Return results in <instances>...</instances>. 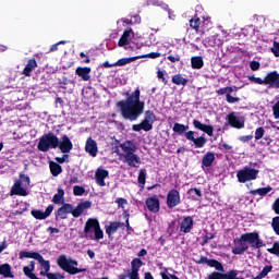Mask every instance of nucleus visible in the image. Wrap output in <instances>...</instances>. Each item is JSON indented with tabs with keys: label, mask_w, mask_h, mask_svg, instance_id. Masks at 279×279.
<instances>
[{
	"label": "nucleus",
	"mask_w": 279,
	"mask_h": 279,
	"mask_svg": "<svg viewBox=\"0 0 279 279\" xmlns=\"http://www.w3.org/2000/svg\"><path fill=\"white\" fill-rule=\"evenodd\" d=\"M121 116L126 121H136L145 111V101L141 100V89L136 88L125 100L117 102Z\"/></svg>",
	"instance_id": "1"
},
{
	"label": "nucleus",
	"mask_w": 279,
	"mask_h": 279,
	"mask_svg": "<svg viewBox=\"0 0 279 279\" xmlns=\"http://www.w3.org/2000/svg\"><path fill=\"white\" fill-rule=\"evenodd\" d=\"M116 146L113 147V153L119 154V147L124 154L121 155L122 161L128 163L129 167L133 169H138L141 167V158L136 155V144L130 140L121 144L119 140L114 141Z\"/></svg>",
	"instance_id": "2"
},
{
	"label": "nucleus",
	"mask_w": 279,
	"mask_h": 279,
	"mask_svg": "<svg viewBox=\"0 0 279 279\" xmlns=\"http://www.w3.org/2000/svg\"><path fill=\"white\" fill-rule=\"evenodd\" d=\"M233 243L238 244V246H234L232 248V254H234L235 256H241V254H245V252L250 250V245L254 250H260V247H265V244L263 243L258 232L244 233L240 236V239L233 240ZM247 243H250V245Z\"/></svg>",
	"instance_id": "3"
},
{
	"label": "nucleus",
	"mask_w": 279,
	"mask_h": 279,
	"mask_svg": "<svg viewBox=\"0 0 279 279\" xmlns=\"http://www.w3.org/2000/svg\"><path fill=\"white\" fill-rule=\"evenodd\" d=\"M93 206L90 201L81 202L75 208L73 204L63 203L61 207L54 213L56 221H60V219H66L68 215H72L75 219L84 214V210H88Z\"/></svg>",
	"instance_id": "4"
},
{
	"label": "nucleus",
	"mask_w": 279,
	"mask_h": 279,
	"mask_svg": "<svg viewBox=\"0 0 279 279\" xmlns=\"http://www.w3.org/2000/svg\"><path fill=\"white\" fill-rule=\"evenodd\" d=\"M172 130L179 136L185 134V138L191 141L196 149H202L208 143V140L204 136L195 137V131H189V125L175 122Z\"/></svg>",
	"instance_id": "5"
},
{
	"label": "nucleus",
	"mask_w": 279,
	"mask_h": 279,
	"mask_svg": "<svg viewBox=\"0 0 279 279\" xmlns=\"http://www.w3.org/2000/svg\"><path fill=\"white\" fill-rule=\"evenodd\" d=\"M84 234L86 239H94V241H101L104 239V230L96 218H88L85 222Z\"/></svg>",
	"instance_id": "6"
},
{
	"label": "nucleus",
	"mask_w": 279,
	"mask_h": 279,
	"mask_svg": "<svg viewBox=\"0 0 279 279\" xmlns=\"http://www.w3.org/2000/svg\"><path fill=\"white\" fill-rule=\"evenodd\" d=\"M57 265L62 271L70 274V276H76V274H84V271H86V268H77V260L66 258V255L59 256Z\"/></svg>",
	"instance_id": "7"
},
{
	"label": "nucleus",
	"mask_w": 279,
	"mask_h": 279,
	"mask_svg": "<svg viewBox=\"0 0 279 279\" xmlns=\"http://www.w3.org/2000/svg\"><path fill=\"white\" fill-rule=\"evenodd\" d=\"M59 141L60 138H58V135H54L53 132L45 133L39 138L37 149L44 153L49 151V149H58Z\"/></svg>",
	"instance_id": "8"
},
{
	"label": "nucleus",
	"mask_w": 279,
	"mask_h": 279,
	"mask_svg": "<svg viewBox=\"0 0 279 279\" xmlns=\"http://www.w3.org/2000/svg\"><path fill=\"white\" fill-rule=\"evenodd\" d=\"M156 121H158L156 113L151 110H146L144 113V120L140 124H133L132 130L133 132H141L142 130H144V132H151Z\"/></svg>",
	"instance_id": "9"
},
{
	"label": "nucleus",
	"mask_w": 279,
	"mask_h": 279,
	"mask_svg": "<svg viewBox=\"0 0 279 279\" xmlns=\"http://www.w3.org/2000/svg\"><path fill=\"white\" fill-rule=\"evenodd\" d=\"M258 173L259 171L254 168L244 167L236 173L238 182H240V184H245V182L256 180V178H258Z\"/></svg>",
	"instance_id": "10"
},
{
	"label": "nucleus",
	"mask_w": 279,
	"mask_h": 279,
	"mask_svg": "<svg viewBox=\"0 0 279 279\" xmlns=\"http://www.w3.org/2000/svg\"><path fill=\"white\" fill-rule=\"evenodd\" d=\"M236 90H239V87L236 86H227L217 89L216 94L218 96L226 95V101L228 104H239V101H241V98L232 96V93H236Z\"/></svg>",
	"instance_id": "11"
},
{
	"label": "nucleus",
	"mask_w": 279,
	"mask_h": 279,
	"mask_svg": "<svg viewBox=\"0 0 279 279\" xmlns=\"http://www.w3.org/2000/svg\"><path fill=\"white\" fill-rule=\"evenodd\" d=\"M227 121L229 125L235 130H243V128H245V118L236 117V112L234 111L227 114Z\"/></svg>",
	"instance_id": "12"
},
{
	"label": "nucleus",
	"mask_w": 279,
	"mask_h": 279,
	"mask_svg": "<svg viewBox=\"0 0 279 279\" xmlns=\"http://www.w3.org/2000/svg\"><path fill=\"white\" fill-rule=\"evenodd\" d=\"M180 191L172 189L167 194V206L168 208H175V206H180Z\"/></svg>",
	"instance_id": "13"
},
{
	"label": "nucleus",
	"mask_w": 279,
	"mask_h": 279,
	"mask_svg": "<svg viewBox=\"0 0 279 279\" xmlns=\"http://www.w3.org/2000/svg\"><path fill=\"white\" fill-rule=\"evenodd\" d=\"M58 149H60L61 154H71L73 150V142L69 138V135H62L61 141L58 142Z\"/></svg>",
	"instance_id": "14"
},
{
	"label": "nucleus",
	"mask_w": 279,
	"mask_h": 279,
	"mask_svg": "<svg viewBox=\"0 0 279 279\" xmlns=\"http://www.w3.org/2000/svg\"><path fill=\"white\" fill-rule=\"evenodd\" d=\"M197 265H208V267H215L216 271H226L223 264L217 259H208L206 256H202L197 262Z\"/></svg>",
	"instance_id": "15"
},
{
	"label": "nucleus",
	"mask_w": 279,
	"mask_h": 279,
	"mask_svg": "<svg viewBox=\"0 0 279 279\" xmlns=\"http://www.w3.org/2000/svg\"><path fill=\"white\" fill-rule=\"evenodd\" d=\"M52 213H53V205H49L45 211L40 209H33L31 211V215L32 217H34V219H38L39 221H43L47 219V217H51Z\"/></svg>",
	"instance_id": "16"
},
{
	"label": "nucleus",
	"mask_w": 279,
	"mask_h": 279,
	"mask_svg": "<svg viewBox=\"0 0 279 279\" xmlns=\"http://www.w3.org/2000/svg\"><path fill=\"white\" fill-rule=\"evenodd\" d=\"M146 207L149 210V213H160V199L157 195L150 196L146 198Z\"/></svg>",
	"instance_id": "17"
},
{
	"label": "nucleus",
	"mask_w": 279,
	"mask_h": 279,
	"mask_svg": "<svg viewBox=\"0 0 279 279\" xmlns=\"http://www.w3.org/2000/svg\"><path fill=\"white\" fill-rule=\"evenodd\" d=\"M192 123L195 130L204 132L205 134H207V136H213V134H215V126L210 124H204L197 119H194Z\"/></svg>",
	"instance_id": "18"
},
{
	"label": "nucleus",
	"mask_w": 279,
	"mask_h": 279,
	"mask_svg": "<svg viewBox=\"0 0 279 279\" xmlns=\"http://www.w3.org/2000/svg\"><path fill=\"white\" fill-rule=\"evenodd\" d=\"M266 86H269V88H279V73H278V71L269 72L266 75Z\"/></svg>",
	"instance_id": "19"
},
{
	"label": "nucleus",
	"mask_w": 279,
	"mask_h": 279,
	"mask_svg": "<svg viewBox=\"0 0 279 279\" xmlns=\"http://www.w3.org/2000/svg\"><path fill=\"white\" fill-rule=\"evenodd\" d=\"M10 195H19L20 197H27V190L23 187L21 180H16L11 187Z\"/></svg>",
	"instance_id": "20"
},
{
	"label": "nucleus",
	"mask_w": 279,
	"mask_h": 279,
	"mask_svg": "<svg viewBox=\"0 0 279 279\" xmlns=\"http://www.w3.org/2000/svg\"><path fill=\"white\" fill-rule=\"evenodd\" d=\"M110 175V172L106 169L98 168L95 173L96 184L98 186H106V178Z\"/></svg>",
	"instance_id": "21"
},
{
	"label": "nucleus",
	"mask_w": 279,
	"mask_h": 279,
	"mask_svg": "<svg viewBox=\"0 0 279 279\" xmlns=\"http://www.w3.org/2000/svg\"><path fill=\"white\" fill-rule=\"evenodd\" d=\"M85 151L86 154H89V156H92L93 158L97 156L99 149L97 148V142L93 140V137H88L86 140Z\"/></svg>",
	"instance_id": "22"
},
{
	"label": "nucleus",
	"mask_w": 279,
	"mask_h": 279,
	"mask_svg": "<svg viewBox=\"0 0 279 279\" xmlns=\"http://www.w3.org/2000/svg\"><path fill=\"white\" fill-rule=\"evenodd\" d=\"M193 226H195V222L193 221V217L191 216L184 217L180 225V232H183L184 234H189V232L193 230Z\"/></svg>",
	"instance_id": "23"
},
{
	"label": "nucleus",
	"mask_w": 279,
	"mask_h": 279,
	"mask_svg": "<svg viewBox=\"0 0 279 279\" xmlns=\"http://www.w3.org/2000/svg\"><path fill=\"white\" fill-rule=\"evenodd\" d=\"M124 223L120 221H112L109 225L105 226L106 234L108 239H112V234H117L119 228H123Z\"/></svg>",
	"instance_id": "24"
},
{
	"label": "nucleus",
	"mask_w": 279,
	"mask_h": 279,
	"mask_svg": "<svg viewBox=\"0 0 279 279\" xmlns=\"http://www.w3.org/2000/svg\"><path fill=\"white\" fill-rule=\"evenodd\" d=\"M38 68V62L35 58L29 59L22 72V75H25V77H32V73L35 69Z\"/></svg>",
	"instance_id": "25"
},
{
	"label": "nucleus",
	"mask_w": 279,
	"mask_h": 279,
	"mask_svg": "<svg viewBox=\"0 0 279 279\" xmlns=\"http://www.w3.org/2000/svg\"><path fill=\"white\" fill-rule=\"evenodd\" d=\"M92 69L88 66H78L75 70V74L83 80V82H88L90 80Z\"/></svg>",
	"instance_id": "26"
},
{
	"label": "nucleus",
	"mask_w": 279,
	"mask_h": 279,
	"mask_svg": "<svg viewBox=\"0 0 279 279\" xmlns=\"http://www.w3.org/2000/svg\"><path fill=\"white\" fill-rule=\"evenodd\" d=\"M205 47H219L221 45V39H219V35H209L204 39Z\"/></svg>",
	"instance_id": "27"
},
{
	"label": "nucleus",
	"mask_w": 279,
	"mask_h": 279,
	"mask_svg": "<svg viewBox=\"0 0 279 279\" xmlns=\"http://www.w3.org/2000/svg\"><path fill=\"white\" fill-rule=\"evenodd\" d=\"M143 265H145V263H143V260L141 258L132 259V262H131V272L129 274V276H138V271L141 270Z\"/></svg>",
	"instance_id": "28"
},
{
	"label": "nucleus",
	"mask_w": 279,
	"mask_h": 279,
	"mask_svg": "<svg viewBox=\"0 0 279 279\" xmlns=\"http://www.w3.org/2000/svg\"><path fill=\"white\" fill-rule=\"evenodd\" d=\"M213 162H215V153H206L202 159V167H213Z\"/></svg>",
	"instance_id": "29"
},
{
	"label": "nucleus",
	"mask_w": 279,
	"mask_h": 279,
	"mask_svg": "<svg viewBox=\"0 0 279 279\" xmlns=\"http://www.w3.org/2000/svg\"><path fill=\"white\" fill-rule=\"evenodd\" d=\"M0 276H3V278H14L12 266H10V264L0 265Z\"/></svg>",
	"instance_id": "30"
},
{
	"label": "nucleus",
	"mask_w": 279,
	"mask_h": 279,
	"mask_svg": "<svg viewBox=\"0 0 279 279\" xmlns=\"http://www.w3.org/2000/svg\"><path fill=\"white\" fill-rule=\"evenodd\" d=\"M131 33H132V28L123 32L122 36L120 37V39L118 41V47H126V45H130V34Z\"/></svg>",
	"instance_id": "31"
},
{
	"label": "nucleus",
	"mask_w": 279,
	"mask_h": 279,
	"mask_svg": "<svg viewBox=\"0 0 279 279\" xmlns=\"http://www.w3.org/2000/svg\"><path fill=\"white\" fill-rule=\"evenodd\" d=\"M49 168H50V173L53 175V178H58L60 173H62V166L56 161H50L49 162Z\"/></svg>",
	"instance_id": "32"
},
{
	"label": "nucleus",
	"mask_w": 279,
	"mask_h": 279,
	"mask_svg": "<svg viewBox=\"0 0 279 279\" xmlns=\"http://www.w3.org/2000/svg\"><path fill=\"white\" fill-rule=\"evenodd\" d=\"M136 60H141V57H130V58H122L119 59L117 62L113 63L116 66H125V64H130L132 62H136Z\"/></svg>",
	"instance_id": "33"
},
{
	"label": "nucleus",
	"mask_w": 279,
	"mask_h": 279,
	"mask_svg": "<svg viewBox=\"0 0 279 279\" xmlns=\"http://www.w3.org/2000/svg\"><path fill=\"white\" fill-rule=\"evenodd\" d=\"M187 195H189L190 199H192L193 202H197V199H201V197L203 196L202 190H199L197 187L190 189L187 191Z\"/></svg>",
	"instance_id": "34"
},
{
	"label": "nucleus",
	"mask_w": 279,
	"mask_h": 279,
	"mask_svg": "<svg viewBox=\"0 0 279 279\" xmlns=\"http://www.w3.org/2000/svg\"><path fill=\"white\" fill-rule=\"evenodd\" d=\"M271 191H274V187L271 186H267V187H259L257 190H252L250 192L251 195H259L260 197H265V195H267L268 193H271Z\"/></svg>",
	"instance_id": "35"
},
{
	"label": "nucleus",
	"mask_w": 279,
	"mask_h": 279,
	"mask_svg": "<svg viewBox=\"0 0 279 279\" xmlns=\"http://www.w3.org/2000/svg\"><path fill=\"white\" fill-rule=\"evenodd\" d=\"M172 84H175V86H186L189 80L184 78L182 74H175L172 76Z\"/></svg>",
	"instance_id": "36"
},
{
	"label": "nucleus",
	"mask_w": 279,
	"mask_h": 279,
	"mask_svg": "<svg viewBox=\"0 0 279 279\" xmlns=\"http://www.w3.org/2000/svg\"><path fill=\"white\" fill-rule=\"evenodd\" d=\"M38 256H40V253H38V252H27V251L20 252L21 260H23V258H33L34 260H37Z\"/></svg>",
	"instance_id": "37"
},
{
	"label": "nucleus",
	"mask_w": 279,
	"mask_h": 279,
	"mask_svg": "<svg viewBox=\"0 0 279 279\" xmlns=\"http://www.w3.org/2000/svg\"><path fill=\"white\" fill-rule=\"evenodd\" d=\"M191 64H192V69H203L204 68V59L199 56L192 57Z\"/></svg>",
	"instance_id": "38"
},
{
	"label": "nucleus",
	"mask_w": 279,
	"mask_h": 279,
	"mask_svg": "<svg viewBox=\"0 0 279 279\" xmlns=\"http://www.w3.org/2000/svg\"><path fill=\"white\" fill-rule=\"evenodd\" d=\"M137 182L141 189H145V182H147V171L145 169L140 170Z\"/></svg>",
	"instance_id": "39"
},
{
	"label": "nucleus",
	"mask_w": 279,
	"mask_h": 279,
	"mask_svg": "<svg viewBox=\"0 0 279 279\" xmlns=\"http://www.w3.org/2000/svg\"><path fill=\"white\" fill-rule=\"evenodd\" d=\"M52 202L54 204H64V190L59 189L58 193L53 195Z\"/></svg>",
	"instance_id": "40"
},
{
	"label": "nucleus",
	"mask_w": 279,
	"mask_h": 279,
	"mask_svg": "<svg viewBox=\"0 0 279 279\" xmlns=\"http://www.w3.org/2000/svg\"><path fill=\"white\" fill-rule=\"evenodd\" d=\"M36 260L39 263V265L44 268L46 272L50 271L51 263L49 260H45V257H43L40 254Z\"/></svg>",
	"instance_id": "41"
},
{
	"label": "nucleus",
	"mask_w": 279,
	"mask_h": 279,
	"mask_svg": "<svg viewBox=\"0 0 279 279\" xmlns=\"http://www.w3.org/2000/svg\"><path fill=\"white\" fill-rule=\"evenodd\" d=\"M161 279H180V277L169 272V268L165 267L161 269L160 274Z\"/></svg>",
	"instance_id": "42"
},
{
	"label": "nucleus",
	"mask_w": 279,
	"mask_h": 279,
	"mask_svg": "<svg viewBox=\"0 0 279 279\" xmlns=\"http://www.w3.org/2000/svg\"><path fill=\"white\" fill-rule=\"evenodd\" d=\"M199 25H202V20L199 17H193L190 20V27L195 29V32H199Z\"/></svg>",
	"instance_id": "43"
},
{
	"label": "nucleus",
	"mask_w": 279,
	"mask_h": 279,
	"mask_svg": "<svg viewBox=\"0 0 279 279\" xmlns=\"http://www.w3.org/2000/svg\"><path fill=\"white\" fill-rule=\"evenodd\" d=\"M84 193H86V189H84V186L75 185L73 187V195H75V197H82V195H84Z\"/></svg>",
	"instance_id": "44"
},
{
	"label": "nucleus",
	"mask_w": 279,
	"mask_h": 279,
	"mask_svg": "<svg viewBox=\"0 0 279 279\" xmlns=\"http://www.w3.org/2000/svg\"><path fill=\"white\" fill-rule=\"evenodd\" d=\"M271 228L275 234L279 236V216L272 218Z\"/></svg>",
	"instance_id": "45"
},
{
	"label": "nucleus",
	"mask_w": 279,
	"mask_h": 279,
	"mask_svg": "<svg viewBox=\"0 0 279 279\" xmlns=\"http://www.w3.org/2000/svg\"><path fill=\"white\" fill-rule=\"evenodd\" d=\"M248 80L250 82H254L255 84H259V85L265 84V86H267V76H265L264 80L256 76H250Z\"/></svg>",
	"instance_id": "46"
},
{
	"label": "nucleus",
	"mask_w": 279,
	"mask_h": 279,
	"mask_svg": "<svg viewBox=\"0 0 279 279\" xmlns=\"http://www.w3.org/2000/svg\"><path fill=\"white\" fill-rule=\"evenodd\" d=\"M58 82H59L60 88H62V90H66L68 84H71V80H69L66 76L59 78Z\"/></svg>",
	"instance_id": "47"
},
{
	"label": "nucleus",
	"mask_w": 279,
	"mask_h": 279,
	"mask_svg": "<svg viewBox=\"0 0 279 279\" xmlns=\"http://www.w3.org/2000/svg\"><path fill=\"white\" fill-rule=\"evenodd\" d=\"M226 274L223 271H214L208 276V279H225Z\"/></svg>",
	"instance_id": "48"
},
{
	"label": "nucleus",
	"mask_w": 279,
	"mask_h": 279,
	"mask_svg": "<svg viewBox=\"0 0 279 279\" xmlns=\"http://www.w3.org/2000/svg\"><path fill=\"white\" fill-rule=\"evenodd\" d=\"M263 136H265V128L259 126L255 131V141H260V138H263Z\"/></svg>",
	"instance_id": "49"
},
{
	"label": "nucleus",
	"mask_w": 279,
	"mask_h": 279,
	"mask_svg": "<svg viewBox=\"0 0 279 279\" xmlns=\"http://www.w3.org/2000/svg\"><path fill=\"white\" fill-rule=\"evenodd\" d=\"M271 53H274L275 58H279V43L274 41L272 47L270 48Z\"/></svg>",
	"instance_id": "50"
},
{
	"label": "nucleus",
	"mask_w": 279,
	"mask_h": 279,
	"mask_svg": "<svg viewBox=\"0 0 279 279\" xmlns=\"http://www.w3.org/2000/svg\"><path fill=\"white\" fill-rule=\"evenodd\" d=\"M215 233H207L206 235L203 236V241L201 243V245H206L208 243V241H213V239H215Z\"/></svg>",
	"instance_id": "51"
},
{
	"label": "nucleus",
	"mask_w": 279,
	"mask_h": 279,
	"mask_svg": "<svg viewBox=\"0 0 279 279\" xmlns=\"http://www.w3.org/2000/svg\"><path fill=\"white\" fill-rule=\"evenodd\" d=\"M269 254H275L279 256V243L275 242L271 248H268Z\"/></svg>",
	"instance_id": "52"
},
{
	"label": "nucleus",
	"mask_w": 279,
	"mask_h": 279,
	"mask_svg": "<svg viewBox=\"0 0 279 279\" xmlns=\"http://www.w3.org/2000/svg\"><path fill=\"white\" fill-rule=\"evenodd\" d=\"M54 160L57 162H59V165H64V162H66V160H69V153H63L62 157H56Z\"/></svg>",
	"instance_id": "53"
},
{
	"label": "nucleus",
	"mask_w": 279,
	"mask_h": 279,
	"mask_svg": "<svg viewBox=\"0 0 279 279\" xmlns=\"http://www.w3.org/2000/svg\"><path fill=\"white\" fill-rule=\"evenodd\" d=\"M20 182L22 184H23V182H25L27 184V186H29V184H31L29 175H26L25 173L21 172L20 173Z\"/></svg>",
	"instance_id": "54"
},
{
	"label": "nucleus",
	"mask_w": 279,
	"mask_h": 279,
	"mask_svg": "<svg viewBox=\"0 0 279 279\" xmlns=\"http://www.w3.org/2000/svg\"><path fill=\"white\" fill-rule=\"evenodd\" d=\"M138 58H151L156 60V58H160V52H149L147 54L138 56Z\"/></svg>",
	"instance_id": "55"
},
{
	"label": "nucleus",
	"mask_w": 279,
	"mask_h": 279,
	"mask_svg": "<svg viewBox=\"0 0 279 279\" xmlns=\"http://www.w3.org/2000/svg\"><path fill=\"white\" fill-rule=\"evenodd\" d=\"M47 278L48 279H64V275H62L60 272H57V274L48 272Z\"/></svg>",
	"instance_id": "56"
},
{
	"label": "nucleus",
	"mask_w": 279,
	"mask_h": 279,
	"mask_svg": "<svg viewBox=\"0 0 279 279\" xmlns=\"http://www.w3.org/2000/svg\"><path fill=\"white\" fill-rule=\"evenodd\" d=\"M116 204H118V208H124V205L128 204V199L123 197H118L116 199Z\"/></svg>",
	"instance_id": "57"
},
{
	"label": "nucleus",
	"mask_w": 279,
	"mask_h": 279,
	"mask_svg": "<svg viewBox=\"0 0 279 279\" xmlns=\"http://www.w3.org/2000/svg\"><path fill=\"white\" fill-rule=\"evenodd\" d=\"M271 269H274V266H265L259 274L265 278L269 272H271Z\"/></svg>",
	"instance_id": "58"
},
{
	"label": "nucleus",
	"mask_w": 279,
	"mask_h": 279,
	"mask_svg": "<svg viewBox=\"0 0 279 279\" xmlns=\"http://www.w3.org/2000/svg\"><path fill=\"white\" fill-rule=\"evenodd\" d=\"M157 77L161 80L165 85L169 84V81H167V77H165V73L161 70L157 71Z\"/></svg>",
	"instance_id": "59"
},
{
	"label": "nucleus",
	"mask_w": 279,
	"mask_h": 279,
	"mask_svg": "<svg viewBox=\"0 0 279 279\" xmlns=\"http://www.w3.org/2000/svg\"><path fill=\"white\" fill-rule=\"evenodd\" d=\"M272 112L275 119H279V100L274 105Z\"/></svg>",
	"instance_id": "60"
},
{
	"label": "nucleus",
	"mask_w": 279,
	"mask_h": 279,
	"mask_svg": "<svg viewBox=\"0 0 279 279\" xmlns=\"http://www.w3.org/2000/svg\"><path fill=\"white\" fill-rule=\"evenodd\" d=\"M250 66H251V69H252L253 71H258V69H260V62H258V61H252V62L250 63Z\"/></svg>",
	"instance_id": "61"
},
{
	"label": "nucleus",
	"mask_w": 279,
	"mask_h": 279,
	"mask_svg": "<svg viewBox=\"0 0 279 279\" xmlns=\"http://www.w3.org/2000/svg\"><path fill=\"white\" fill-rule=\"evenodd\" d=\"M167 58H168V60H169L170 62H173V63L180 62V54H175V56L169 54Z\"/></svg>",
	"instance_id": "62"
},
{
	"label": "nucleus",
	"mask_w": 279,
	"mask_h": 279,
	"mask_svg": "<svg viewBox=\"0 0 279 279\" xmlns=\"http://www.w3.org/2000/svg\"><path fill=\"white\" fill-rule=\"evenodd\" d=\"M254 138V135H244L240 137L241 143H250Z\"/></svg>",
	"instance_id": "63"
},
{
	"label": "nucleus",
	"mask_w": 279,
	"mask_h": 279,
	"mask_svg": "<svg viewBox=\"0 0 279 279\" xmlns=\"http://www.w3.org/2000/svg\"><path fill=\"white\" fill-rule=\"evenodd\" d=\"M47 232H49V234H60V229L53 228V227H49L47 229Z\"/></svg>",
	"instance_id": "64"
}]
</instances>
